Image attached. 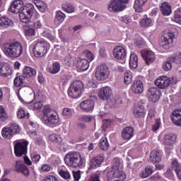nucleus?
<instances>
[{
	"label": "nucleus",
	"mask_w": 181,
	"mask_h": 181,
	"mask_svg": "<svg viewBox=\"0 0 181 181\" xmlns=\"http://www.w3.org/2000/svg\"><path fill=\"white\" fill-rule=\"evenodd\" d=\"M3 51L8 57H19L23 52V47L19 42L8 40L3 44Z\"/></svg>",
	"instance_id": "obj_1"
},
{
	"label": "nucleus",
	"mask_w": 181,
	"mask_h": 181,
	"mask_svg": "<svg viewBox=\"0 0 181 181\" xmlns=\"http://www.w3.org/2000/svg\"><path fill=\"white\" fill-rule=\"evenodd\" d=\"M64 163L71 168H81L84 160L78 152H71L64 157Z\"/></svg>",
	"instance_id": "obj_2"
},
{
	"label": "nucleus",
	"mask_w": 181,
	"mask_h": 181,
	"mask_svg": "<svg viewBox=\"0 0 181 181\" xmlns=\"http://www.w3.org/2000/svg\"><path fill=\"white\" fill-rule=\"evenodd\" d=\"M83 88L84 85H83V82L81 81H76L70 85L68 89V94L71 98H78Z\"/></svg>",
	"instance_id": "obj_3"
},
{
	"label": "nucleus",
	"mask_w": 181,
	"mask_h": 181,
	"mask_svg": "<svg viewBox=\"0 0 181 181\" xmlns=\"http://www.w3.org/2000/svg\"><path fill=\"white\" fill-rule=\"evenodd\" d=\"M95 76L98 81H104L110 77V69L105 64L98 66L95 69Z\"/></svg>",
	"instance_id": "obj_4"
},
{
	"label": "nucleus",
	"mask_w": 181,
	"mask_h": 181,
	"mask_svg": "<svg viewBox=\"0 0 181 181\" xmlns=\"http://www.w3.org/2000/svg\"><path fill=\"white\" fill-rule=\"evenodd\" d=\"M18 98L22 101L30 103V100L35 97V91L29 86H22L18 90Z\"/></svg>",
	"instance_id": "obj_5"
},
{
	"label": "nucleus",
	"mask_w": 181,
	"mask_h": 181,
	"mask_svg": "<svg viewBox=\"0 0 181 181\" xmlns=\"http://www.w3.org/2000/svg\"><path fill=\"white\" fill-rule=\"evenodd\" d=\"M173 39H175V33L168 32L161 37L159 45L163 49H168L173 46Z\"/></svg>",
	"instance_id": "obj_6"
},
{
	"label": "nucleus",
	"mask_w": 181,
	"mask_h": 181,
	"mask_svg": "<svg viewBox=\"0 0 181 181\" xmlns=\"http://www.w3.org/2000/svg\"><path fill=\"white\" fill-rule=\"evenodd\" d=\"M129 0H112L109 2L108 10L110 12H119L125 9V4H128Z\"/></svg>",
	"instance_id": "obj_7"
},
{
	"label": "nucleus",
	"mask_w": 181,
	"mask_h": 181,
	"mask_svg": "<svg viewBox=\"0 0 181 181\" xmlns=\"http://www.w3.org/2000/svg\"><path fill=\"white\" fill-rule=\"evenodd\" d=\"M33 52L35 57H43V56L47 53L46 42H37L33 47Z\"/></svg>",
	"instance_id": "obj_8"
},
{
	"label": "nucleus",
	"mask_w": 181,
	"mask_h": 181,
	"mask_svg": "<svg viewBox=\"0 0 181 181\" xmlns=\"http://www.w3.org/2000/svg\"><path fill=\"white\" fill-rule=\"evenodd\" d=\"M28 145H29V143L26 141L23 143L18 142L14 146L16 156L21 157L22 155H25L28 152Z\"/></svg>",
	"instance_id": "obj_9"
},
{
	"label": "nucleus",
	"mask_w": 181,
	"mask_h": 181,
	"mask_svg": "<svg viewBox=\"0 0 181 181\" xmlns=\"http://www.w3.org/2000/svg\"><path fill=\"white\" fill-rule=\"evenodd\" d=\"M107 179L108 180H112V179L125 180V174L118 168H112L107 173Z\"/></svg>",
	"instance_id": "obj_10"
},
{
	"label": "nucleus",
	"mask_w": 181,
	"mask_h": 181,
	"mask_svg": "<svg viewBox=\"0 0 181 181\" xmlns=\"http://www.w3.org/2000/svg\"><path fill=\"white\" fill-rule=\"evenodd\" d=\"M154 83L158 88L165 90V88H168L170 86V78L168 76H161L156 79Z\"/></svg>",
	"instance_id": "obj_11"
},
{
	"label": "nucleus",
	"mask_w": 181,
	"mask_h": 181,
	"mask_svg": "<svg viewBox=\"0 0 181 181\" xmlns=\"http://www.w3.org/2000/svg\"><path fill=\"white\" fill-rule=\"evenodd\" d=\"M112 53L117 60H124L127 57V50L121 46L115 47L112 50Z\"/></svg>",
	"instance_id": "obj_12"
},
{
	"label": "nucleus",
	"mask_w": 181,
	"mask_h": 181,
	"mask_svg": "<svg viewBox=\"0 0 181 181\" xmlns=\"http://www.w3.org/2000/svg\"><path fill=\"white\" fill-rule=\"evenodd\" d=\"M112 94V90L110 86H104L99 89L98 95L100 100L104 101L109 100Z\"/></svg>",
	"instance_id": "obj_13"
},
{
	"label": "nucleus",
	"mask_w": 181,
	"mask_h": 181,
	"mask_svg": "<svg viewBox=\"0 0 181 181\" xmlns=\"http://www.w3.org/2000/svg\"><path fill=\"white\" fill-rule=\"evenodd\" d=\"M158 93H159V89L158 88H149L147 90V97L149 101H151V103H156V101H158L160 96L158 95Z\"/></svg>",
	"instance_id": "obj_14"
},
{
	"label": "nucleus",
	"mask_w": 181,
	"mask_h": 181,
	"mask_svg": "<svg viewBox=\"0 0 181 181\" xmlns=\"http://www.w3.org/2000/svg\"><path fill=\"white\" fill-rule=\"evenodd\" d=\"M23 1L22 0H15L11 5L10 10L12 13H21L23 12Z\"/></svg>",
	"instance_id": "obj_15"
},
{
	"label": "nucleus",
	"mask_w": 181,
	"mask_h": 181,
	"mask_svg": "<svg viewBox=\"0 0 181 181\" xmlns=\"http://www.w3.org/2000/svg\"><path fill=\"white\" fill-rule=\"evenodd\" d=\"M141 54L145 60L146 64L149 65L155 62V53L151 50H142Z\"/></svg>",
	"instance_id": "obj_16"
},
{
	"label": "nucleus",
	"mask_w": 181,
	"mask_h": 181,
	"mask_svg": "<svg viewBox=\"0 0 181 181\" xmlns=\"http://www.w3.org/2000/svg\"><path fill=\"white\" fill-rule=\"evenodd\" d=\"M42 120L47 125H59V122H60V119H59V115L53 112L52 115H50L48 118H42Z\"/></svg>",
	"instance_id": "obj_17"
},
{
	"label": "nucleus",
	"mask_w": 181,
	"mask_h": 181,
	"mask_svg": "<svg viewBox=\"0 0 181 181\" xmlns=\"http://www.w3.org/2000/svg\"><path fill=\"white\" fill-rule=\"evenodd\" d=\"M15 170L19 173H23V175L26 176V177L29 176V168H28V166L25 165V163H23V161H16Z\"/></svg>",
	"instance_id": "obj_18"
},
{
	"label": "nucleus",
	"mask_w": 181,
	"mask_h": 181,
	"mask_svg": "<svg viewBox=\"0 0 181 181\" xmlns=\"http://www.w3.org/2000/svg\"><path fill=\"white\" fill-rule=\"evenodd\" d=\"M80 107L86 112L93 111L94 110V100L90 99L85 100L80 103Z\"/></svg>",
	"instance_id": "obj_19"
},
{
	"label": "nucleus",
	"mask_w": 181,
	"mask_h": 181,
	"mask_svg": "<svg viewBox=\"0 0 181 181\" xmlns=\"http://www.w3.org/2000/svg\"><path fill=\"white\" fill-rule=\"evenodd\" d=\"M171 121L177 127H181V109L174 110L170 115Z\"/></svg>",
	"instance_id": "obj_20"
},
{
	"label": "nucleus",
	"mask_w": 181,
	"mask_h": 181,
	"mask_svg": "<svg viewBox=\"0 0 181 181\" xmlns=\"http://www.w3.org/2000/svg\"><path fill=\"white\" fill-rule=\"evenodd\" d=\"M132 90L134 94L144 93V83L141 80H136L132 84Z\"/></svg>",
	"instance_id": "obj_21"
},
{
	"label": "nucleus",
	"mask_w": 181,
	"mask_h": 181,
	"mask_svg": "<svg viewBox=\"0 0 181 181\" xmlns=\"http://www.w3.org/2000/svg\"><path fill=\"white\" fill-rule=\"evenodd\" d=\"M134 127H127L123 129L122 132V138L123 139H131L132 136H134Z\"/></svg>",
	"instance_id": "obj_22"
},
{
	"label": "nucleus",
	"mask_w": 181,
	"mask_h": 181,
	"mask_svg": "<svg viewBox=\"0 0 181 181\" xmlns=\"http://www.w3.org/2000/svg\"><path fill=\"white\" fill-rule=\"evenodd\" d=\"M150 159L153 163H159L162 160V155L160 152L153 150L150 153Z\"/></svg>",
	"instance_id": "obj_23"
},
{
	"label": "nucleus",
	"mask_w": 181,
	"mask_h": 181,
	"mask_svg": "<svg viewBox=\"0 0 181 181\" xmlns=\"http://www.w3.org/2000/svg\"><path fill=\"white\" fill-rule=\"evenodd\" d=\"M33 76H36V69L30 66H25L23 71V78H30Z\"/></svg>",
	"instance_id": "obj_24"
},
{
	"label": "nucleus",
	"mask_w": 181,
	"mask_h": 181,
	"mask_svg": "<svg viewBox=\"0 0 181 181\" xmlns=\"http://www.w3.org/2000/svg\"><path fill=\"white\" fill-rule=\"evenodd\" d=\"M163 142L166 146H172L176 142V135L173 134L165 135L163 138Z\"/></svg>",
	"instance_id": "obj_25"
},
{
	"label": "nucleus",
	"mask_w": 181,
	"mask_h": 181,
	"mask_svg": "<svg viewBox=\"0 0 181 181\" xmlns=\"http://www.w3.org/2000/svg\"><path fill=\"white\" fill-rule=\"evenodd\" d=\"M23 12L27 13L28 16L32 18L35 13H36V9H35V6L32 4H26L23 8Z\"/></svg>",
	"instance_id": "obj_26"
},
{
	"label": "nucleus",
	"mask_w": 181,
	"mask_h": 181,
	"mask_svg": "<svg viewBox=\"0 0 181 181\" xmlns=\"http://www.w3.org/2000/svg\"><path fill=\"white\" fill-rule=\"evenodd\" d=\"M77 67L82 71H86L90 67V62L86 59H78Z\"/></svg>",
	"instance_id": "obj_27"
},
{
	"label": "nucleus",
	"mask_w": 181,
	"mask_h": 181,
	"mask_svg": "<svg viewBox=\"0 0 181 181\" xmlns=\"http://www.w3.org/2000/svg\"><path fill=\"white\" fill-rule=\"evenodd\" d=\"M64 19H66V14L62 13L61 11H58L56 12L54 23L57 26H59V25L63 23Z\"/></svg>",
	"instance_id": "obj_28"
},
{
	"label": "nucleus",
	"mask_w": 181,
	"mask_h": 181,
	"mask_svg": "<svg viewBox=\"0 0 181 181\" xmlns=\"http://www.w3.org/2000/svg\"><path fill=\"white\" fill-rule=\"evenodd\" d=\"M104 162V156L100 155L97 156L91 160L90 167L91 168H100L101 166V163Z\"/></svg>",
	"instance_id": "obj_29"
},
{
	"label": "nucleus",
	"mask_w": 181,
	"mask_h": 181,
	"mask_svg": "<svg viewBox=\"0 0 181 181\" xmlns=\"http://www.w3.org/2000/svg\"><path fill=\"white\" fill-rule=\"evenodd\" d=\"M160 11L163 16H169L172 13V7L168 2H163L160 6Z\"/></svg>",
	"instance_id": "obj_30"
},
{
	"label": "nucleus",
	"mask_w": 181,
	"mask_h": 181,
	"mask_svg": "<svg viewBox=\"0 0 181 181\" xmlns=\"http://www.w3.org/2000/svg\"><path fill=\"white\" fill-rule=\"evenodd\" d=\"M133 114L136 118H144L145 117V108L144 106H136L133 110Z\"/></svg>",
	"instance_id": "obj_31"
},
{
	"label": "nucleus",
	"mask_w": 181,
	"mask_h": 181,
	"mask_svg": "<svg viewBox=\"0 0 181 181\" xmlns=\"http://www.w3.org/2000/svg\"><path fill=\"white\" fill-rule=\"evenodd\" d=\"M148 2V0H135L134 1V9L136 12H144V5Z\"/></svg>",
	"instance_id": "obj_32"
},
{
	"label": "nucleus",
	"mask_w": 181,
	"mask_h": 181,
	"mask_svg": "<svg viewBox=\"0 0 181 181\" xmlns=\"http://www.w3.org/2000/svg\"><path fill=\"white\" fill-rule=\"evenodd\" d=\"M171 166L174 169L178 179L181 180V164L177 162V160H173L171 163Z\"/></svg>",
	"instance_id": "obj_33"
},
{
	"label": "nucleus",
	"mask_w": 181,
	"mask_h": 181,
	"mask_svg": "<svg viewBox=\"0 0 181 181\" xmlns=\"http://www.w3.org/2000/svg\"><path fill=\"white\" fill-rule=\"evenodd\" d=\"M12 74V69L8 64H4L0 67V76L8 77Z\"/></svg>",
	"instance_id": "obj_34"
},
{
	"label": "nucleus",
	"mask_w": 181,
	"mask_h": 181,
	"mask_svg": "<svg viewBox=\"0 0 181 181\" xmlns=\"http://www.w3.org/2000/svg\"><path fill=\"white\" fill-rule=\"evenodd\" d=\"M0 25L4 28H12L13 27V22L12 20H11V18L6 16H2L0 18Z\"/></svg>",
	"instance_id": "obj_35"
},
{
	"label": "nucleus",
	"mask_w": 181,
	"mask_h": 181,
	"mask_svg": "<svg viewBox=\"0 0 181 181\" xmlns=\"http://www.w3.org/2000/svg\"><path fill=\"white\" fill-rule=\"evenodd\" d=\"M152 173H153V169L152 168V167L147 165L145 168V170L141 171L140 173V176L143 179H146V177H149V176H151V175H152Z\"/></svg>",
	"instance_id": "obj_36"
},
{
	"label": "nucleus",
	"mask_w": 181,
	"mask_h": 181,
	"mask_svg": "<svg viewBox=\"0 0 181 181\" xmlns=\"http://www.w3.org/2000/svg\"><path fill=\"white\" fill-rule=\"evenodd\" d=\"M129 66L131 69H136L138 67V56L136 54H131Z\"/></svg>",
	"instance_id": "obj_37"
},
{
	"label": "nucleus",
	"mask_w": 181,
	"mask_h": 181,
	"mask_svg": "<svg viewBox=\"0 0 181 181\" xmlns=\"http://www.w3.org/2000/svg\"><path fill=\"white\" fill-rule=\"evenodd\" d=\"M99 148L102 149V151H108V148H110V144L108 143V139L106 137H103L99 141Z\"/></svg>",
	"instance_id": "obj_38"
},
{
	"label": "nucleus",
	"mask_w": 181,
	"mask_h": 181,
	"mask_svg": "<svg viewBox=\"0 0 181 181\" xmlns=\"http://www.w3.org/2000/svg\"><path fill=\"white\" fill-rule=\"evenodd\" d=\"M1 135L4 139H11L13 134L12 132L10 130L9 127H4L1 131Z\"/></svg>",
	"instance_id": "obj_39"
},
{
	"label": "nucleus",
	"mask_w": 181,
	"mask_h": 181,
	"mask_svg": "<svg viewBox=\"0 0 181 181\" xmlns=\"http://www.w3.org/2000/svg\"><path fill=\"white\" fill-rule=\"evenodd\" d=\"M19 18H20L21 22H22L23 23H30V19H32V17L26 15V13H23V11H21L19 13Z\"/></svg>",
	"instance_id": "obj_40"
},
{
	"label": "nucleus",
	"mask_w": 181,
	"mask_h": 181,
	"mask_svg": "<svg viewBox=\"0 0 181 181\" xmlns=\"http://www.w3.org/2000/svg\"><path fill=\"white\" fill-rule=\"evenodd\" d=\"M63 11L67 12V13H73L74 12V6L69 3L64 4L62 6Z\"/></svg>",
	"instance_id": "obj_41"
},
{
	"label": "nucleus",
	"mask_w": 181,
	"mask_h": 181,
	"mask_svg": "<svg viewBox=\"0 0 181 181\" xmlns=\"http://www.w3.org/2000/svg\"><path fill=\"white\" fill-rule=\"evenodd\" d=\"M152 24V19L149 18H143L140 21L141 28H148Z\"/></svg>",
	"instance_id": "obj_42"
},
{
	"label": "nucleus",
	"mask_w": 181,
	"mask_h": 181,
	"mask_svg": "<svg viewBox=\"0 0 181 181\" xmlns=\"http://www.w3.org/2000/svg\"><path fill=\"white\" fill-rule=\"evenodd\" d=\"M17 117L20 119H23V118H29V113H26L25 110L20 108L17 112Z\"/></svg>",
	"instance_id": "obj_43"
},
{
	"label": "nucleus",
	"mask_w": 181,
	"mask_h": 181,
	"mask_svg": "<svg viewBox=\"0 0 181 181\" xmlns=\"http://www.w3.org/2000/svg\"><path fill=\"white\" fill-rule=\"evenodd\" d=\"M8 119V114L5 110V107L0 106V121L2 122L6 121Z\"/></svg>",
	"instance_id": "obj_44"
},
{
	"label": "nucleus",
	"mask_w": 181,
	"mask_h": 181,
	"mask_svg": "<svg viewBox=\"0 0 181 181\" xmlns=\"http://www.w3.org/2000/svg\"><path fill=\"white\" fill-rule=\"evenodd\" d=\"M42 113L44 117L42 118H48L49 117H50V115H52V114H53V112H52V109H50V106H45L43 110H42Z\"/></svg>",
	"instance_id": "obj_45"
},
{
	"label": "nucleus",
	"mask_w": 181,
	"mask_h": 181,
	"mask_svg": "<svg viewBox=\"0 0 181 181\" xmlns=\"http://www.w3.org/2000/svg\"><path fill=\"white\" fill-rule=\"evenodd\" d=\"M174 21L181 25V8H177L174 15Z\"/></svg>",
	"instance_id": "obj_46"
},
{
	"label": "nucleus",
	"mask_w": 181,
	"mask_h": 181,
	"mask_svg": "<svg viewBox=\"0 0 181 181\" xmlns=\"http://www.w3.org/2000/svg\"><path fill=\"white\" fill-rule=\"evenodd\" d=\"M172 63L173 62L168 58V59L163 64V70H165V71H170V70H172Z\"/></svg>",
	"instance_id": "obj_47"
},
{
	"label": "nucleus",
	"mask_w": 181,
	"mask_h": 181,
	"mask_svg": "<svg viewBox=\"0 0 181 181\" xmlns=\"http://www.w3.org/2000/svg\"><path fill=\"white\" fill-rule=\"evenodd\" d=\"M58 71H60V64L54 62L52 65V68L49 69V72L52 74H57Z\"/></svg>",
	"instance_id": "obj_48"
},
{
	"label": "nucleus",
	"mask_w": 181,
	"mask_h": 181,
	"mask_svg": "<svg viewBox=\"0 0 181 181\" xmlns=\"http://www.w3.org/2000/svg\"><path fill=\"white\" fill-rule=\"evenodd\" d=\"M8 129H10V131H11L13 135H15V134H18V132L21 131L19 126L16 123L11 124Z\"/></svg>",
	"instance_id": "obj_49"
},
{
	"label": "nucleus",
	"mask_w": 181,
	"mask_h": 181,
	"mask_svg": "<svg viewBox=\"0 0 181 181\" xmlns=\"http://www.w3.org/2000/svg\"><path fill=\"white\" fill-rule=\"evenodd\" d=\"M64 62L65 64H66V66H68L69 67H73V66L76 63L74 62V59H73V57H71V56L70 55H68L65 57Z\"/></svg>",
	"instance_id": "obj_50"
},
{
	"label": "nucleus",
	"mask_w": 181,
	"mask_h": 181,
	"mask_svg": "<svg viewBox=\"0 0 181 181\" xmlns=\"http://www.w3.org/2000/svg\"><path fill=\"white\" fill-rule=\"evenodd\" d=\"M132 82V73L131 71L124 73V84H131Z\"/></svg>",
	"instance_id": "obj_51"
},
{
	"label": "nucleus",
	"mask_w": 181,
	"mask_h": 181,
	"mask_svg": "<svg viewBox=\"0 0 181 181\" xmlns=\"http://www.w3.org/2000/svg\"><path fill=\"white\" fill-rule=\"evenodd\" d=\"M25 78H23V76H17L16 78H15L14 81H13V84L15 86V87H21V86H22V84H23V79Z\"/></svg>",
	"instance_id": "obj_52"
},
{
	"label": "nucleus",
	"mask_w": 181,
	"mask_h": 181,
	"mask_svg": "<svg viewBox=\"0 0 181 181\" xmlns=\"http://www.w3.org/2000/svg\"><path fill=\"white\" fill-rule=\"evenodd\" d=\"M49 139L51 142H55L57 144H60V142H62V138L57 134H51Z\"/></svg>",
	"instance_id": "obj_53"
},
{
	"label": "nucleus",
	"mask_w": 181,
	"mask_h": 181,
	"mask_svg": "<svg viewBox=\"0 0 181 181\" xmlns=\"http://www.w3.org/2000/svg\"><path fill=\"white\" fill-rule=\"evenodd\" d=\"M170 61L173 62V63H176V64H181V53L170 57Z\"/></svg>",
	"instance_id": "obj_54"
},
{
	"label": "nucleus",
	"mask_w": 181,
	"mask_h": 181,
	"mask_svg": "<svg viewBox=\"0 0 181 181\" xmlns=\"http://www.w3.org/2000/svg\"><path fill=\"white\" fill-rule=\"evenodd\" d=\"M119 21L122 22V23H126V25H128V23H131L132 22L131 17L129 16H119Z\"/></svg>",
	"instance_id": "obj_55"
},
{
	"label": "nucleus",
	"mask_w": 181,
	"mask_h": 181,
	"mask_svg": "<svg viewBox=\"0 0 181 181\" xmlns=\"http://www.w3.org/2000/svg\"><path fill=\"white\" fill-rule=\"evenodd\" d=\"M62 115L66 117V118H71V115H73V110L65 107L63 110Z\"/></svg>",
	"instance_id": "obj_56"
},
{
	"label": "nucleus",
	"mask_w": 181,
	"mask_h": 181,
	"mask_svg": "<svg viewBox=\"0 0 181 181\" xmlns=\"http://www.w3.org/2000/svg\"><path fill=\"white\" fill-rule=\"evenodd\" d=\"M59 175L62 177L63 179L67 180L70 179L71 175L69 171H65L64 170H59Z\"/></svg>",
	"instance_id": "obj_57"
},
{
	"label": "nucleus",
	"mask_w": 181,
	"mask_h": 181,
	"mask_svg": "<svg viewBox=\"0 0 181 181\" xmlns=\"http://www.w3.org/2000/svg\"><path fill=\"white\" fill-rule=\"evenodd\" d=\"M120 165H121V161L119 160V158H115L112 161V169H118Z\"/></svg>",
	"instance_id": "obj_58"
},
{
	"label": "nucleus",
	"mask_w": 181,
	"mask_h": 181,
	"mask_svg": "<svg viewBox=\"0 0 181 181\" xmlns=\"http://www.w3.org/2000/svg\"><path fill=\"white\" fill-rule=\"evenodd\" d=\"M159 128H160V119H156L155 124L152 127V131L156 132Z\"/></svg>",
	"instance_id": "obj_59"
},
{
	"label": "nucleus",
	"mask_w": 181,
	"mask_h": 181,
	"mask_svg": "<svg viewBox=\"0 0 181 181\" xmlns=\"http://www.w3.org/2000/svg\"><path fill=\"white\" fill-rule=\"evenodd\" d=\"M31 159H32L33 162L37 163V162H39V160H40V155H39V154L33 155L31 156Z\"/></svg>",
	"instance_id": "obj_60"
},
{
	"label": "nucleus",
	"mask_w": 181,
	"mask_h": 181,
	"mask_svg": "<svg viewBox=\"0 0 181 181\" xmlns=\"http://www.w3.org/2000/svg\"><path fill=\"white\" fill-rule=\"evenodd\" d=\"M86 53L87 59H88L89 61L93 62V60H94V54L90 51H86Z\"/></svg>",
	"instance_id": "obj_61"
},
{
	"label": "nucleus",
	"mask_w": 181,
	"mask_h": 181,
	"mask_svg": "<svg viewBox=\"0 0 181 181\" xmlns=\"http://www.w3.org/2000/svg\"><path fill=\"white\" fill-rule=\"evenodd\" d=\"M73 176L76 181L80 180V171H73Z\"/></svg>",
	"instance_id": "obj_62"
},
{
	"label": "nucleus",
	"mask_w": 181,
	"mask_h": 181,
	"mask_svg": "<svg viewBox=\"0 0 181 181\" xmlns=\"http://www.w3.org/2000/svg\"><path fill=\"white\" fill-rule=\"evenodd\" d=\"M25 35H26V36H34L35 29L30 28V29L25 30Z\"/></svg>",
	"instance_id": "obj_63"
},
{
	"label": "nucleus",
	"mask_w": 181,
	"mask_h": 181,
	"mask_svg": "<svg viewBox=\"0 0 181 181\" xmlns=\"http://www.w3.org/2000/svg\"><path fill=\"white\" fill-rule=\"evenodd\" d=\"M88 181H100V176L97 174H94L89 178Z\"/></svg>",
	"instance_id": "obj_64"
}]
</instances>
